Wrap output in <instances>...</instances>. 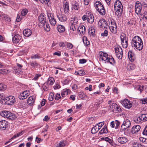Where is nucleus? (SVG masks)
Segmentation results:
<instances>
[{
    "instance_id": "f257e3e1",
    "label": "nucleus",
    "mask_w": 147,
    "mask_h": 147,
    "mask_svg": "<svg viewBox=\"0 0 147 147\" xmlns=\"http://www.w3.org/2000/svg\"><path fill=\"white\" fill-rule=\"evenodd\" d=\"M131 44L134 49L140 51L142 49L143 45L142 41L140 37L138 36H135L132 39Z\"/></svg>"
},
{
    "instance_id": "f03ea898",
    "label": "nucleus",
    "mask_w": 147,
    "mask_h": 147,
    "mask_svg": "<svg viewBox=\"0 0 147 147\" xmlns=\"http://www.w3.org/2000/svg\"><path fill=\"white\" fill-rule=\"evenodd\" d=\"M114 9L115 14L118 17L120 16L123 12V5L119 0H117L115 2L114 4Z\"/></svg>"
},
{
    "instance_id": "7ed1b4c3",
    "label": "nucleus",
    "mask_w": 147,
    "mask_h": 147,
    "mask_svg": "<svg viewBox=\"0 0 147 147\" xmlns=\"http://www.w3.org/2000/svg\"><path fill=\"white\" fill-rule=\"evenodd\" d=\"M0 114L2 116L11 120H13L17 117L15 114L11 113L9 111H2L1 113Z\"/></svg>"
},
{
    "instance_id": "20e7f679",
    "label": "nucleus",
    "mask_w": 147,
    "mask_h": 147,
    "mask_svg": "<svg viewBox=\"0 0 147 147\" xmlns=\"http://www.w3.org/2000/svg\"><path fill=\"white\" fill-rule=\"evenodd\" d=\"M110 24H109V29L111 32L113 34H116L117 31V25L115 22L113 20H110Z\"/></svg>"
},
{
    "instance_id": "39448f33",
    "label": "nucleus",
    "mask_w": 147,
    "mask_h": 147,
    "mask_svg": "<svg viewBox=\"0 0 147 147\" xmlns=\"http://www.w3.org/2000/svg\"><path fill=\"white\" fill-rule=\"evenodd\" d=\"M121 43L123 47L125 48L127 47L128 46V38L124 34H122L120 36Z\"/></svg>"
},
{
    "instance_id": "423d86ee",
    "label": "nucleus",
    "mask_w": 147,
    "mask_h": 147,
    "mask_svg": "<svg viewBox=\"0 0 147 147\" xmlns=\"http://www.w3.org/2000/svg\"><path fill=\"white\" fill-rule=\"evenodd\" d=\"M4 100L6 104L11 105L16 102L15 97L12 96H9L4 98Z\"/></svg>"
},
{
    "instance_id": "0eeeda50",
    "label": "nucleus",
    "mask_w": 147,
    "mask_h": 147,
    "mask_svg": "<svg viewBox=\"0 0 147 147\" xmlns=\"http://www.w3.org/2000/svg\"><path fill=\"white\" fill-rule=\"evenodd\" d=\"M115 51L117 57L119 59H122L123 57L122 50L119 45H116L115 47Z\"/></svg>"
},
{
    "instance_id": "6e6552de",
    "label": "nucleus",
    "mask_w": 147,
    "mask_h": 147,
    "mask_svg": "<svg viewBox=\"0 0 147 147\" xmlns=\"http://www.w3.org/2000/svg\"><path fill=\"white\" fill-rule=\"evenodd\" d=\"M131 125L130 122L129 120L126 119L124 121L123 124L121 125L120 129L121 132H123L128 128Z\"/></svg>"
},
{
    "instance_id": "1a4fd4ad",
    "label": "nucleus",
    "mask_w": 147,
    "mask_h": 147,
    "mask_svg": "<svg viewBox=\"0 0 147 147\" xmlns=\"http://www.w3.org/2000/svg\"><path fill=\"white\" fill-rule=\"evenodd\" d=\"M47 16L50 24L53 26H55L57 22L56 20L54 18L53 14L50 12H48Z\"/></svg>"
},
{
    "instance_id": "9d476101",
    "label": "nucleus",
    "mask_w": 147,
    "mask_h": 147,
    "mask_svg": "<svg viewBox=\"0 0 147 147\" xmlns=\"http://www.w3.org/2000/svg\"><path fill=\"white\" fill-rule=\"evenodd\" d=\"M99 55L100 61H104L105 63H106L108 58V54L106 53L100 51L99 53Z\"/></svg>"
},
{
    "instance_id": "9b49d317",
    "label": "nucleus",
    "mask_w": 147,
    "mask_h": 147,
    "mask_svg": "<svg viewBox=\"0 0 147 147\" xmlns=\"http://www.w3.org/2000/svg\"><path fill=\"white\" fill-rule=\"evenodd\" d=\"M17 66L14 67L13 72L16 74H19L22 71V66L18 63H17Z\"/></svg>"
},
{
    "instance_id": "f8f14e48",
    "label": "nucleus",
    "mask_w": 147,
    "mask_h": 147,
    "mask_svg": "<svg viewBox=\"0 0 147 147\" xmlns=\"http://www.w3.org/2000/svg\"><path fill=\"white\" fill-rule=\"evenodd\" d=\"M57 16L59 20L62 22H65L67 20L66 16L61 13H58L57 14Z\"/></svg>"
},
{
    "instance_id": "ddd939ff",
    "label": "nucleus",
    "mask_w": 147,
    "mask_h": 147,
    "mask_svg": "<svg viewBox=\"0 0 147 147\" xmlns=\"http://www.w3.org/2000/svg\"><path fill=\"white\" fill-rule=\"evenodd\" d=\"M121 104L125 108L129 109L132 106V104L127 99H125L121 102Z\"/></svg>"
},
{
    "instance_id": "4468645a",
    "label": "nucleus",
    "mask_w": 147,
    "mask_h": 147,
    "mask_svg": "<svg viewBox=\"0 0 147 147\" xmlns=\"http://www.w3.org/2000/svg\"><path fill=\"white\" fill-rule=\"evenodd\" d=\"M9 123L6 121L2 120L0 121V129L3 130L6 129L9 125Z\"/></svg>"
},
{
    "instance_id": "2eb2a0df",
    "label": "nucleus",
    "mask_w": 147,
    "mask_h": 147,
    "mask_svg": "<svg viewBox=\"0 0 147 147\" xmlns=\"http://www.w3.org/2000/svg\"><path fill=\"white\" fill-rule=\"evenodd\" d=\"M98 25L101 28H106L107 26V23L104 19H101L99 20Z\"/></svg>"
},
{
    "instance_id": "dca6fc26",
    "label": "nucleus",
    "mask_w": 147,
    "mask_h": 147,
    "mask_svg": "<svg viewBox=\"0 0 147 147\" xmlns=\"http://www.w3.org/2000/svg\"><path fill=\"white\" fill-rule=\"evenodd\" d=\"M30 93L28 90H26L22 92L19 96V98L20 100H23L29 96Z\"/></svg>"
},
{
    "instance_id": "f3484780",
    "label": "nucleus",
    "mask_w": 147,
    "mask_h": 147,
    "mask_svg": "<svg viewBox=\"0 0 147 147\" xmlns=\"http://www.w3.org/2000/svg\"><path fill=\"white\" fill-rule=\"evenodd\" d=\"M141 4L139 2H136L135 5V11L136 13L138 14H139L142 10Z\"/></svg>"
},
{
    "instance_id": "a211bd4d",
    "label": "nucleus",
    "mask_w": 147,
    "mask_h": 147,
    "mask_svg": "<svg viewBox=\"0 0 147 147\" xmlns=\"http://www.w3.org/2000/svg\"><path fill=\"white\" fill-rule=\"evenodd\" d=\"M22 38V36L18 34H15L12 38L13 42L15 43H18L20 42Z\"/></svg>"
},
{
    "instance_id": "6ab92c4d",
    "label": "nucleus",
    "mask_w": 147,
    "mask_h": 147,
    "mask_svg": "<svg viewBox=\"0 0 147 147\" xmlns=\"http://www.w3.org/2000/svg\"><path fill=\"white\" fill-rule=\"evenodd\" d=\"M141 127L140 125H135L133 127L131 131L133 134H137L140 131Z\"/></svg>"
},
{
    "instance_id": "aec40b11",
    "label": "nucleus",
    "mask_w": 147,
    "mask_h": 147,
    "mask_svg": "<svg viewBox=\"0 0 147 147\" xmlns=\"http://www.w3.org/2000/svg\"><path fill=\"white\" fill-rule=\"evenodd\" d=\"M70 25H76L78 26V22L77 18L74 17L71 18L69 22Z\"/></svg>"
},
{
    "instance_id": "412c9836",
    "label": "nucleus",
    "mask_w": 147,
    "mask_h": 147,
    "mask_svg": "<svg viewBox=\"0 0 147 147\" xmlns=\"http://www.w3.org/2000/svg\"><path fill=\"white\" fill-rule=\"evenodd\" d=\"M36 98L35 96H32L29 97L27 100V103L30 106L32 105L35 101Z\"/></svg>"
},
{
    "instance_id": "4be33fe9",
    "label": "nucleus",
    "mask_w": 147,
    "mask_h": 147,
    "mask_svg": "<svg viewBox=\"0 0 147 147\" xmlns=\"http://www.w3.org/2000/svg\"><path fill=\"white\" fill-rule=\"evenodd\" d=\"M78 31L81 35H83L86 32V28L84 25H80L78 27Z\"/></svg>"
},
{
    "instance_id": "5701e85b",
    "label": "nucleus",
    "mask_w": 147,
    "mask_h": 147,
    "mask_svg": "<svg viewBox=\"0 0 147 147\" xmlns=\"http://www.w3.org/2000/svg\"><path fill=\"white\" fill-rule=\"evenodd\" d=\"M38 20L39 22L41 24H44L46 22L44 13H42L38 17Z\"/></svg>"
},
{
    "instance_id": "b1692460",
    "label": "nucleus",
    "mask_w": 147,
    "mask_h": 147,
    "mask_svg": "<svg viewBox=\"0 0 147 147\" xmlns=\"http://www.w3.org/2000/svg\"><path fill=\"white\" fill-rule=\"evenodd\" d=\"M128 56L129 60L131 62L133 61L135 59V55L131 51H129L128 52Z\"/></svg>"
},
{
    "instance_id": "393cba45",
    "label": "nucleus",
    "mask_w": 147,
    "mask_h": 147,
    "mask_svg": "<svg viewBox=\"0 0 147 147\" xmlns=\"http://www.w3.org/2000/svg\"><path fill=\"white\" fill-rule=\"evenodd\" d=\"M23 34L24 36L28 37L31 35L32 34V32L30 29L27 28L24 30Z\"/></svg>"
},
{
    "instance_id": "a878e982",
    "label": "nucleus",
    "mask_w": 147,
    "mask_h": 147,
    "mask_svg": "<svg viewBox=\"0 0 147 147\" xmlns=\"http://www.w3.org/2000/svg\"><path fill=\"white\" fill-rule=\"evenodd\" d=\"M117 140L119 142L123 144L125 143L127 141V139L125 137H119Z\"/></svg>"
},
{
    "instance_id": "bb28decb",
    "label": "nucleus",
    "mask_w": 147,
    "mask_h": 147,
    "mask_svg": "<svg viewBox=\"0 0 147 147\" xmlns=\"http://www.w3.org/2000/svg\"><path fill=\"white\" fill-rule=\"evenodd\" d=\"M57 29L58 31L60 33L63 32L65 30L64 26L61 24H58L57 26Z\"/></svg>"
},
{
    "instance_id": "cd10ccee",
    "label": "nucleus",
    "mask_w": 147,
    "mask_h": 147,
    "mask_svg": "<svg viewBox=\"0 0 147 147\" xmlns=\"http://www.w3.org/2000/svg\"><path fill=\"white\" fill-rule=\"evenodd\" d=\"M64 11L65 14L67 13L69 10V4L67 2H65L63 5Z\"/></svg>"
},
{
    "instance_id": "c85d7f7f",
    "label": "nucleus",
    "mask_w": 147,
    "mask_h": 147,
    "mask_svg": "<svg viewBox=\"0 0 147 147\" xmlns=\"http://www.w3.org/2000/svg\"><path fill=\"white\" fill-rule=\"evenodd\" d=\"M94 18L93 15L89 13L87 16V21L90 23L91 24L94 22Z\"/></svg>"
},
{
    "instance_id": "c756f323",
    "label": "nucleus",
    "mask_w": 147,
    "mask_h": 147,
    "mask_svg": "<svg viewBox=\"0 0 147 147\" xmlns=\"http://www.w3.org/2000/svg\"><path fill=\"white\" fill-rule=\"evenodd\" d=\"M106 63H109L113 65H114L115 63V62L114 58L112 56H109L106 62Z\"/></svg>"
},
{
    "instance_id": "7c9ffc66",
    "label": "nucleus",
    "mask_w": 147,
    "mask_h": 147,
    "mask_svg": "<svg viewBox=\"0 0 147 147\" xmlns=\"http://www.w3.org/2000/svg\"><path fill=\"white\" fill-rule=\"evenodd\" d=\"M70 90L69 89H63L61 94L62 97L64 98L69 94Z\"/></svg>"
},
{
    "instance_id": "2f4dec72",
    "label": "nucleus",
    "mask_w": 147,
    "mask_h": 147,
    "mask_svg": "<svg viewBox=\"0 0 147 147\" xmlns=\"http://www.w3.org/2000/svg\"><path fill=\"white\" fill-rule=\"evenodd\" d=\"M96 11L98 12L100 15H104L105 14V11L103 5L101 6V7L99 8V9H97Z\"/></svg>"
},
{
    "instance_id": "473e14b6",
    "label": "nucleus",
    "mask_w": 147,
    "mask_h": 147,
    "mask_svg": "<svg viewBox=\"0 0 147 147\" xmlns=\"http://www.w3.org/2000/svg\"><path fill=\"white\" fill-rule=\"evenodd\" d=\"M95 33V29L94 26L90 27L89 29L88 33L90 36H94Z\"/></svg>"
},
{
    "instance_id": "72a5a7b5",
    "label": "nucleus",
    "mask_w": 147,
    "mask_h": 147,
    "mask_svg": "<svg viewBox=\"0 0 147 147\" xmlns=\"http://www.w3.org/2000/svg\"><path fill=\"white\" fill-rule=\"evenodd\" d=\"M42 26L45 31H49L50 30V27L49 24L46 22L44 24L40 25Z\"/></svg>"
},
{
    "instance_id": "f704fd0d",
    "label": "nucleus",
    "mask_w": 147,
    "mask_h": 147,
    "mask_svg": "<svg viewBox=\"0 0 147 147\" xmlns=\"http://www.w3.org/2000/svg\"><path fill=\"white\" fill-rule=\"evenodd\" d=\"M82 40L84 44L86 46H89L90 45V41H88V39L86 36H84L83 37Z\"/></svg>"
},
{
    "instance_id": "c9c22d12",
    "label": "nucleus",
    "mask_w": 147,
    "mask_h": 147,
    "mask_svg": "<svg viewBox=\"0 0 147 147\" xmlns=\"http://www.w3.org/2000/svg\"><path fill=\"white\" fill-rule=\"evenodd\" d=\"M103 5L101 2L99 1H97L94 4V6L96 10L99 9V8L101 7Z\"/></svg>"
},
{
    "instance_id": "e433bc0d",
    "label": "nucleus",
    "mask_w": 147,
    "mask_h": 147,
    "mask_svg": "<svg viewBox=\"0 0 147 147\" xmlns=\"http://www.w3.org/2000/svg\"><path fill=\"white\" fill-rule=\"evenodd\" d=\"M140 24H142L143 27H146L147 26V22L146 20L144 18H141L139 21Z\"/></svg>"
},
{
    "instance_id": "4c0bfd02",
    "label": "nucleus",
    "mask_w": 147,
    "mask_h": 147,
    "mask_svg": "<svg viewBox=\"0 0 147 147\" xmlns=\"http://www.w3.org/2000/svg\"><path fill=\"white\" fill-rule=\"evenodd\" d=\"M98 125H95L93 127L91 130V133L92 134H94L96 133L99 130V128H98Z\"/></svg>"
},
{
    "instance_id": "58836bf2",
    "label": "nucleus",
    "mask_w": 147,
    "mask_h": 147,
    "mask_svg": "<svg viewBox=\"0 0 147 147\" xmlns=\"http://www.w3.org/2000/svg\"><path fill=\"white\" fill-rule=\"evenodd\" d=\"M107 126L106 125H105L102 129L100 131L99 133L100 134H103L107 133Z\"/></svg>"
},
{
    "instance_id": "ea45409f",
    "label": "nucleus",
    "mask_w": 147,
    "mask_h": 147,
    "mask_svg": "<svg viewBox=\"0 0 147 147\" xmlns=\"http://www.w3.org/2000/svg\"><path fill=\"white\" fill-rule=\"evenodd\" d=\"M79 97L82 99H84L86 98V96L83 92H80L78 93Z\"/></svg>"
},
{
    "instance_id": "a19ab883",
    "label": "nucleus",
    "mask_w": 147,
    "mask_h": 147,
    "mask_svg": "<svg viewBox=\"0 0 147 147\" xmlns=\"http://www.w3.org/2000/svg\"><path fill=\"white\" fill-rule=\"evenodd\" d=\"M22 135V132H20V133H17L16 134L14 135L13 137H12L9 140V141L8 142H6L5 143V145H6L9 142H10V140H12L14 138H15L16 137H18V136L21 135Z\"/></svg>"
},
{
    "instance_id": "79ce46f5",
    "label": "nucleus",
    "mask_w": 147,
    "mask_h": 147,
    "mask_svg": "<svg viewBox=\"0 0 147 147\" xmlns=\"http://www.w3.org/2000/svg\"><path fill=\"white\" fill-rule=\"evenodd\" d=\"M75 74L76 75L82 76L84 75L85 74V72L83 70H79L77 71H76L75 73Z\"/></svg>"
},
{
    "instance_id": "37998d69",
    "label": "nucleus",
    "mask_w": 147,
    "mask_h": 147,
    "mask_svg": "<svg viewBox=\"0 0 147 147\" xmlns=\"http://www.w3.org/2000/svg\"><path fill=\"white\" fill-rule=\"evenodd\" d=\"M55 82L54 80L52 77H49L48 80L47 84L50 85H52Z\"/></svg>"
},
{
    "instance_id": "c03bdc74",
    "label": "nucleus",
    "mask_w": 147,
    "mask_h": 147,
    "mask_svg": "<svg viewBox=\"0 0 147 147\" xmlns=\"http://www.w3.org/2000/svg\"><path fill=\"white\" fill-rule=\"evenodd\" d=\"M136 88L137 90L140 91L141 93L144 89V86L143 85H138L136 86Z\"/></svg>"
},
{
    "instance_id": "a18cd8bd",
    "label": "nucleus",
    "mask_w": 147,
    "mask_h": 147,
    "mask_svg": "<svg viewBox=\"0 0 147 147\" xmlns=\"http://www.w3.org/2000/svg\"><path fill=\"white\" fill-rule=\"evenodd\" d=\"M135 122L136 123H142V121H143L142 118H141V116H139L136 118L134 120Z\"/></svg>"
},
{
    "instance_id": "49530a36",
    "label": "nucleus",
    "mask_w": 147,
    "mask_h": 147,
    "mask_svg": "<svg viewBox=\"0 0 147 147\" xmlns=\"http://www.w3.org/2000/svg\"><path fill=\"white\" fill-rule=\"evenodd\" d=\"M127 70H130L134 69L135 66L132 64H129L127 65Z\"/></svg>"
},
{
    "instance_id": "de8ad7c7",
    "label": "nucleus",
    "mask_w": 147,
    "mask_h": 147,
    "mask_svg": "<svg viewBox=\"0 0 147 147\" xmlns=\"http://www.w3.org/2000/svg\"><path fill=\"white\" fill-rule=\"evenodd\" d=\"M133 146L134 147H144V145L137 142L133 143Z\"/></svg>"
},
{
    "instance_id": "09e8293b",
    "label": "nucleus",
    "mask_w": 147,
    "mask_h": 147,
    "mask_svg": "<svg viewBox=\"0 0 147 147\" xmlns=\"http://www.w3.org/2000/svg\"><path fill=\"white\" fill-rule=\"evenodd\" d=\"M115 104H116L115 103H112V104H111V105L108 107L109 109L110 110H114L115 108Z\"/></svg>"
},
{
    "instance_id": "8fccbe9b",
    "label": "nucleus",
    "mask_w": 147,
    "mask_h": 147,
    "mask_svg": "<svg viewBox=\"0 0 147 147\" xmlns=\"http://www.w3.org/2000/svg\"><path fill=\"white\" fill-rule=\"evenodd\" d=\"M141 118H142L143 121H145L147 120V113L143 114L141 115Z\"/></svg>"
},
{
    "instance_id": "3c124183",
    "label": "nucleus",
    "mask_w": 147,
    "mask_h": 147,
    "mask_svg": "<svg viewBox=\"0 0 147 147\" xmlns=\"http://www.w3.org/2000/svg\"><path fill=\"white\" fill-rule=\"evenodd\" d=\"M7 88V86L2 83H0V90H5Z\"/></svg>"
},
{
    "instance_id": "603ef678",
    "label": "nucleus",
    "mask_w": 147,
    "mask_h": 147,
    "mask_svg": "<svg viewBox=\"0 0 147 147\" xmlns=\"http://www.w3.org/2000/svg\"><path fill=\"white\" fill-rule=\"evenodd\" d=\"M103 140L108 142H109L111 145H113V142L111 139H110L108 137H106L105 138H103Z\"/></svg>"
},
{
    "instance_id": "864d4df0",
    "label": "nucleus",
    "mask_w": 147,
    "mask_h": 147,
    "mask_svg": "<svg viewBox=\"0 0 147 147\" xmlns=\"http://www.w3.org/2000/svg\"><path fill=\"white\" fill-rule=\"evenodd\" d=\"M54 98V94L53 93H50L49 97V100L50 101H52Z\"/></svg>"
},
{
    "instance_id": "5fc2aeb1",
    "label": "nucleus",
    "mask_w": 147,
    "mask_h": 147,
    "mask_svg": "<svg viewBox=\"0 0 147 147\" xmlns=\"http://www.w3.org/2000/svg\"><path fill=\"white\" fill-rule=\"evenodd\" d=\"M140 103L143 104H147V97L140 99Z\"/></svg>"
},
{
    "instance_id": "6e6d98bb",
    "label": "nucleus",
    "mask_w": 147,
    "mask_h": 147,
    "mask_svg": "<svg viewBox=\"0 0 147 147\" xmlns=\"http://www.w3.org/2000/svg\"><path fill=\"white\" fill-rule=\"evenodd\" d=\"M30 64L31 66L32 67L37 66H38V64H37L36 61H32L30 62Z\"/></svg>"
},
{
    "instance_id": "4d7b16f0",
    "label": "nucleus",
    "mask_w": 147,
    "mask_h": 147,
    "mask_svg": "<svg viewBox=\"0 0 147 147\" xmlns=\"http://www.w3.org/2000/svg\"><path fill=\"white\" fill-rule=\"evenodd\" d=\"M28 10L26 9H23L21 11V14L23 16H24L27 13Z\"/></svg>"
},
{
    "instance_id": "13d9d810",
    "label": "nucleus",
    "mask_w": 147,
    "mask_h": 147,
    "mask_svg": "<svg viewBox=\"0 0 147 147\" xmlns=\"http://www.w3.org/2000/svg\"><path fill=\"white\" fill-rule=\"evenodd\" d=\"M104 124V122L103 121V122H99L96 125H98V128H99V130Z\"/></svg>"
},
{
    "instance_id": "bf43d9fd",
    "label": "nucleus",
    "mask_w": 147,
    "mask_h": 147,
    "mask_svg": "<svg viewBox=\"0 0 147 147\" xmlns=\"http://www.w3.org/2000/svg\"><path fill=\"white\" fill-rule=\"evenodd\" d=\"M108 35V32L107 30H105L101 34V35L103 36H107Z\"/></svg>"
},
{
    "instance_id": "052dcab7",
    "label": "nucleus",
    "mask_w": 147,
    "mask_h": 147,
    "mask_svg": "<svg viewBox=\"0 0 147 147\" xmlns=\"http://www.w3.org/2000/svg\"><path fill=\"white\" fill-rule=\"evenodd\" d=\"M70 29L71 30H72L73 31H75L76 30V28L78 26L73 25H70Z\"/></svg>"
},
{
    "instance_id": "680f3d73",
    "label": "nucleus",
    "mask_w": 147,
    "mask_h": 147,
    "mask_svg": "<svg viewBox=\"0 0 147 147\" xmlns=\"http://www.w3.org/2000/svg\"><path fill=\"white\" fill-rule=\"evenodd\" d=\"M40 58V56L37 54H35V55H32L31 57V59H38Z\"/></svg>"
},
{
    "instance_id": "e2e57ef3",
    "label": "nucleus",
    "mask_w": 147,
    "mask_h": 147,
    "mask_svg": "<svg viewBox=\"0 0 147 147\" xmlns=\"http://www.w3.org/2000/svg\"><path fill=\"white\" fill-rule=\"evenodd\" d=\"M79 7V5L77 3H76L73 5V8L76 10H78Z\"/></svg>"
},
{
    "instance_id": "0e129e2a",
    "label": "nucleus",
    "mask_w": 147,
    "mask_h": 147,
    "mask_svg": "<svg viewBox=\"0 0 147 147\" xmlns=\"http://www.w3.org/2000/svg\"><path fill=\"white\" fill-rule=\"evenodd\" d=\"M67 47L69 49H71L73 48V45L70 43H67Z\"/></svg>"
},
{
    "instance_id": "69168bd1",
    "label": "nucleus",
    "mask_w": 147,
    "mask_h": 147,
    "mask_svg": "<svg viewBox=\"0 0 147 147\" xmlns=\"http://www.w3.org/2000/svg\"><path fill=\"white\" fill-rule=\"evenodd\" d=\"M65 146V144L63 141H61L59 143V146H57V147H64Z\"/></svg>"
},
{
    "instance_id": "338daca9",
    "label": "nucleus",
    "mask_w": 147,
    "mask_h": 147,
    "mask_svg": "<svg viewBox=\"0 0 147 147\" xmlns=\"http://www.w3.org/2000/svg\"><path fill=\"white\" fill-rule=\"evenodd\" d=\"M143 134L147 136V125L146 126L142 132Z\"/></svg>"
},
{
    "instance_id": "774afa93",
    "label": "nucleus",
    "mask_w": 147,
    "mask_h": 147,
    "mask_svg": "<svg viewBox=\"0 0 147 147\" xmlns=\"http://www.w3.org/2000/svg\"><path fill=\"white\" fill-rule=\"evenodd\" d=\"M120 122L119 121L117 120H116L115 121V124L116 125V126H115V129H117L118 128V126L120 124Z\"/></svg>"
}]
</instances>
